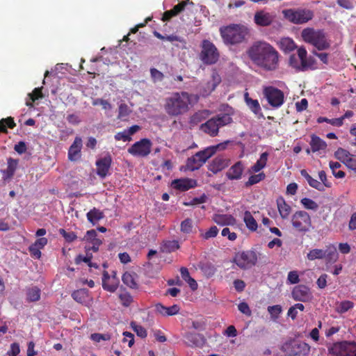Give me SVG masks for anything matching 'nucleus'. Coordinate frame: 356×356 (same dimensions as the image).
<instances>
[{
  "label": "nucleus",
  "mask_w": 356,
  "mask_h": 356,
  "mask_svg": "<svg viewBox=\"0 0 356 356\" xmlns=\"http://www.w3.org/2000/svg\"><path fill=\"white\" fill-rule=\"evenodd\" d=\"M247 54L254 64L266 71H274L279 67L280 54L267 42L259 40L253 42Z\"/></svg>",
  "instance_id": "nucleus-1"
},
{
  "label": "nucleus",
  "mask_w": 356,
  "mask_h": 356,
  "mask_svg": "<svg viewBox=\"0 0 356 356\" xmlns=\"http://www.w3.org/2000/svg\"><path fill=\"white\" fill-rule=\"evenodd\" d=\"M40 289L37 286L28 289L26 292L27 300L29 302H35L40 298Z\"/></svg>",
  "instance_id": "nucleus-43"
},
{
  "label": "nucleus",
  "mask_w": 356,
  "mask_h": 356,
  "mask_svg": "<svg viewBox=\"0 0 356 356\" xmlns=\"http://www.w3.org/2000/svg\"><path fill=\"white\" fill-rule=\"evenodd\" d=\"M287 281L291 284H298L300 282L298 272L296 270L290 271L288 273Z\"/></svg>",
  "instance_id": "nucleus-62"
},
{
  "label": "nucleus",
  "mask_w": 356,
  "mask_h": 356,
  "mask_svg": "<svg viewBox=\"0 0 356 356\" xmlns=\"http://www.w3.org/2000/svg\"><path fill=\"white\" fill-rule=\"evenodd\" d=\"M150 74L154 82L161 81L164 78L163 74L156 68L150 69Z\"/></svg>",
  "instance_id": "nucleus-60"
},
{
  "label": "nucleus",
  "mask_w": 356,
  "mask_h": 356,
  "mask_svg": "<svg viewBox=\"0 0 356 356\" xmlns=\"http://www.w3.org/2000/svg\"><path fill=\"white\" fill-rule=\"evenodd\" d=\"M155 310L163 316H174L179 313L180 307L178 305H173L170 307H165L161 303L155 305Z\"/></svg>",
  "instance_id": "nucleus-21"
},
{
  "label": "nucleus",
  "mask_w": 356,
  "mask_h": 356,
  "mask_svg": "<svg viewBox=\"0 0 356 356\" xmlns=\"http://www.w3.org/2000/svg\"><path fill=\"white\" fill-rule=\"evenodd\" d=\"M122 280L123 283L131 289H137L138 284L135 280L134 275L126 272L122 275Z\"/></svg>",
  "instance_id": "nucleus-41"
},
{
  "label": "nucleus",
  "mask_w": 356,
  "mask_h": 356,
  "mask_svg": "<svg viewBox=\"0 0 356 356\" xmlns=\"http://www.w3.org/2000/svg\"><path fill=\"white\" fill-rule=\"evenodd\" d=\"M200 129L211 137L218 136L219 133V128L213 117L206 122L202 123L200 127Z\"/></svg>",
  "instance_id": "nucleus-20"
},
{
  "label": "nucleus",
  "mask_w": 356,
  "mask_h": 356,
  "mask_svg": "<svg viewBox=\"0 0 356 356\" xmlns=\"http://www.w3.org/2000/svg\"><path fill=\"white\" fill-rule=\"evenodd\" d=\"M224 168V163L221 159L216 158L210 164L209 170L213 172H217Z\"/></svg>",
  "instance_id": "nucleus-53"
},
{
  "label": "nucleus",
  "mask_w": 356,
  "mask_h": 356,
  "mask_svg": "<svg viewBox=\"0 0 356 356\" xmlns=\"http://www.w3.org/2000/svg\"><path fill=\"white\" fill-rule=\"evenodd\" d=\"M276 202L281 218L284 220L288 219L291 213V207L286 203L284 198L282 196L277 199Z\"/></svg>",
  "instance_id": "nucleus-23"
},
{
  "label": "nucleus",
  "mask_w": 356,
  "mask_h": 356,
  "mask_svg": "<svg viewBox=\"0 0 356 356\" xmlns=\"http://www.w3.org/2000/svg\"><path fill=\"white\" fill-rule=\"evenodd\" d=\"M324 250L322 249H312L307 254V258L309 261L315 259H322L325 257Z\"/></svg>",
  "instance_id": "nucleus-45"
},
{
  "label": "nucleus",
  "mask_w": 356,
  "mask_h": 356,
  "mask_svg": "<svg viewBox=\"0 0 356 356\" xmlns=\"http://www.w3.org/2000/svg\"><path fill=\"white\" fill-rule=\"evenodd\" d=\"M171 186L179 191H186L196 187L197 181L189 178L177 179L172 181Z\"/></svg>",
  "instance_id": "nucleus-19"
},
{
  "label": "nucleus",
  "mask_w": 356,
  "mask_h": 356,
  "mask_svg": "<svg viewBox=\"0 0 356 356\" xmlns=\"http://www.w3.org/2000/svg\"><path fill=\"white\" fill-rule=\"evenodd\" d=\"M200 48L199 58L204 65H214L219 60L220 52L212 42L209 40H203Z\"/></svg>",
  "instance_id": "nucleus-5"
},
{
  "label": "nucleus",
  "mask_w": 356,
  "mask_h": 356,
  "mask_svg": "<svg viewBox=\"0 0 356 356\" xmlns=\"http://www.w3.org/2000/svg\"><path fill=\"white\" fill-rule=\"evenodd\" d=\"M180 248L179 242L176 240L164 241L161 245V250L163 252H172Z\"/></svg>",
  "instance_id": "nucleus-39"
},
{
  "label": "nucleus",
  "mask_w": 356,
  "mask_h": 356,
  "mask_svg": "<svg viewBox=\"0 0 356 356\" xmlns=\"http://www.w3.org/2000/svg\"><path fill=\"white\" fill-rule=\"evenodd\" d=\"M193 229V220L186 218L181 223V231L185 234H190Z\"/></svg>",
  "instance_id": "nucleus-55"
},
{
  "label": "nucleus",
  "mask_w": 356,
  "mask_h": 356,
  "mask_svg": "<svg viewBox=\"0 0 356 356\" xmlns=\"http://www.w3.org/2000/svg\"><path fill=\"white\" fill-rule=\"evenodd\" d=\"M266 178V175L264 172H259L257 175H251L248 180L245 183V187L251 186L254 184H256Z\"/></svg>",
  "instance_id": "nucleus-46"
},
{
  "label": "nucleus",
  "mask_w": 356,
  "mask_h": 356,
  "mask_svg": "<svg viewBox=\"0 0 356 356\" xmlns=\"http://www.w3.org/2000/svg\"><path fill=\"white\" fill-rule=\"evenodd\" d=\"M16 126L13 118L8 117L0 120V133H8V128L13 129Z\"/></svg>",
  "instance_id": "nucleus-40"
},
{
  "label": "nucleus",
  "mask_w": 356,
  "mask_h": 356,
  "mask_svg": "<svg viewBox=\"0 0 356 356\" xmlns=\"http://www.w3.org/2000/svg\"><path fill=\"white\" fill-rule=\"evenodd\" d=\"M263 94L268 104L274 108H279L284 104V92L275 87H264L263 89Z\"/></svg>",
  "instance_id": "nucleus-10"
},
{
  "label": "nucleus",
  "mask_w": 356,
  "mask_h": 356,
  "mask_svg": "<svg viewBox=\"0 0 356 356\" xmlns=\"http://www.w3.org/2000/svg\"><path fill=\"white\" fill-rule=\"evenodd\" d=\"M300 203L302 204L305 209L308 210L316 211L319 207L318 204L315 201L308 197H304L301 199Z\"/></svg>",
  "instance_id": "nucleus-47"
},
{
  "label": "nucleus",
  "mask_w": 356,
  "mask_h": 356,
  "mask_svg": "<svg viewBox=\"0 0 356 356\" xmlns=\"http://www.w3.org/2000/svg\"><path fill=\"white\" fill-rule=\"evenodd\" d=\"M301 37L305 42L312 44L319 51L327 49L330 47V42L323 30L305 28L301 32Z\"/></svg>",
  "instance_id": "nucleus-4"
},
{
  "label": "nucleus",
  "mask_w": 356,
  "mask_h": 356,
  "mask_svg": "<svg viewBox=\"0 0 356 356\" xmlns=\"http://www.w3.org/2000/svg\"><path fill=\"white\" fill-rule=\"evenodd\" d=\"M291 297L296 301L306 302L312 300V293L307 286L300 284L293 289Z\"/></svg>",
  "instance_id": "nucleus-14"
},
{
  "label": "nucleus",
  "mask_w": 356,
  "mask_h": 356,
  "mask_svg": "<svg viewBox=\"0 0 356 356\" xmlns=\"http://www.w3.org/2000/svg\"><path fill=\"white\" fill-rule=\"evenodd\" d=\"M317 122L318 123H323V122H327V123H329L333 126H335V127H341L343 125V122H341V119H339L338 118H332V119H329L327 118H325V117H319L318 119H317Z\"/></svg>",
  "instance_id": "nucleus-52"
},
{
  "label": "nucleus",
  "mask_w": 356,
  "mask_h": 356,
  "mask_svg": "<svg viewBox=\"0 0 356 356\" xmlns=\"http://www.w3.org/2000/svg\"><path fill=\"white\" fill-rule=\"evenodd\" d=\"M213 220L220 226L235 225L236 224V218L230 214H214Z\"/></svg>",
  "instance_id": "nucleus-22"
},
{
  "label": "nucleus",
  "mask_w": 356,
  "mask_h": 356,
  "mask_svg": "<svg viewBox=\"0 0 356 356\" xmlns=\"http://www.w3.org/2000/svg\"><path fill=\"white\" fill-rule=\"evenodd\" d=\"M82 146L81 138L76 136L68 149L67 157L70 161L74 162L81 159Z\"/></svg>",
  "instance_id": "nucleus-16"
},
{
  "label": "nucleus",
  "mask_w": 356,
  "mask_h": 356,
  "mask_svg": "<svg viewBox=\"0 0 356 356\" xmlns=\"http://www.w3.org/2000/svg\"><path fill=\"white\" fill-rule=\"evenodd\" d=\"M351 156L352 154H350L348 150L341 147L338 148L337 150L334 152L335 158L344 164L346 163V161H348Z\"/></svg>",
  "instance_id": "nucleus-44"
},
{
  "label": "nucleus",
  "mask_w": 356,
  "mask_h": 356,
  "mask_svg": "<svg viewBox=\"0 0 356 356\" xmlns=\"http://www.w3.org/2000/svg\"><path fill=\"white\" fill-rule=\"evenodd\" d=\"M86 216L90 222L95 225L104 217V215L102 211L94 207L87 213Z\"/></svg>",
  "instance_id": "nucleus-35"
},
{
  "label": "nucleus",
  "mask_w": 356,
  "mask_h": 356,
  "mask_svg": "<svg viewBox=\"0 0 356 356\" xmlns=\"http://www.w3.org/2000/svg\"><path fill=\"white\" fill-rule=\"evenodd\" d=\"M131 110L129 106L123 103L119 106L118 115V118L124 120L130 114Z\"/></svg>",
  "instance_id": "nucleus-50"
},
{
  "label": "nucleus",
  "mask_w": 356,
  "mask_h": 356,
  "mask_svg": "<svg viewBox=\"0 0 356 356\" xmlns=\"http://www.w3.org/2000/svg\"><path fill=\"white\" fill-rule=\"evenodd\" d=\"M280 49L285 54H288L297 48L294 40L290 38H281L278 42Z\"/></svg>",
  "instance_id": "nucleus-30"
},
{
  "label": "nucleus",
  "mask_w": 356,
  "mask_h": 356,
  "mask_svg": "<svg viewBox=\"0 0 356 356\" xmlns=\"http://www.w3.org/2000/svg\"><path fill=\"white\" fill-rule=\"evenodd\" d=\"M152 146L149 139L143 138L133 144L127 151L134 156L145 157L150 154Z\"/></svg>",
  "instance_id": "nucleus-11"
},
{
  "label": "nucleus",
  "mask_w": 356,
  "mask_h": 356,
  "mask_svg": "<svg viewBox=\"0 0 356 356\" xmlns=\"http://www.w3.org/2000/svg\"><path fill=\"white\" fill-rule=\"evenodd\" d=\"M233 111L231 113L228 111L227 113H219L213 116V118L216 122V124H218L219 129L222 127L227 126L233 122L232 118V115H233Z\"/></svg>",
  "instance_id": "nucleus-31"
},
{
  "label": "nucleus",
  "mask_w": 356,
  "mask_h": 356,
  "mask_svg": "<svg viewBox=\"0 0 356 356\" xmlns=\"http://www.w3.org/2000/svg\"><path fill=\"white\" fill-rule=\"evenodd\" d=\"M86 291L84 289L76 290L74 291L72 296L74 300L78 302H83L85 300Z\"/></svg>",
  "instance_id": "nucleus-58"
},
{
  "label": "nucleus",
  "mask_w": 356,
  "mask_h": 356,
  "mask_svg": "<svg viewBox=\"0 0 356 356\" xmlns=\"http://www.w3.org/2000/svg\"><path fill=\"white\" fill-rule=\"evenodd\" d=\"M19 161L11 157L7 159V168L2 171L5 180L11 179L17 168Z\"/></svg>",
  "instance_id": "nucleus-28"
},
{
  "label": "nucleus",
  "mask_w": 356,
  "mask_h": 356,
  "mask_svg": "<svg viewBox=\"0 0 356 356\" xmlns=\"http://www.w3.org/2000/svg\"><path fill=\"white\" fill-rule=\"evenodd\" d=\"M244 100L246 105L252 113L257 115L261 112V109L258 100L250 98L248 92H247L244 94Z\"/></svg>",
  "instance_id": "nucleus-34"
},
{
  "label": "nucleus",
  "mask_w": 356,
  "mask_h": 356,
  "mask_svg": "<svg viewBox=\"0 0 356 356\" xmlns=\"http://www.w3.org/2000/svg\"><path fill=\"white\" fill-rule=\"evenodd\" d=\"M119 298L122 304L125 307L129 306L131 303L133 302L132 296L127 291L120 293L119 295Z\"/></svg>",
  "instance_id": "nucleus-54"
},
{
  "label": "nucleus",
  "mask_w": 356,
  "mask_h": 356,
  "mask_svg": "<svg viewBox=\"0 0 356 356\" xmlns=\"http://www.w3.org/2000/svg\"><path fill=\"white\" fill-rule=\"evenodd\" d=\"M220 76L217 72H214L211 75V80L207 83L205 90L211 92L216 89V88L220 84Z\"/></svg>",
  "instance_id": "nucleus-38"
},
{
  "label": "nucleus",
  "mask_w": 356,
  "mask_h": 356,
  "mask_svg": "<svg viewBox=\"0 0 356 356\" xmlns=\"http://www.w3.org/2000/svg\"><path fill=\"white\" fill-rule=\"evenodd\" d=\"M297 54L300 60L302 61V65H300L302 71L316 69V61L315 58L312 56L307 58V51L304 47L298 48Z\"/></svg>",
  "instance_id": "nucleus-15"
},
{
  "label": "nucleus",
  "mask_w": 356,
  "mask_h": 356,
  "mask_svg": "<svg viewBox=\"0 0 356 356\" xmlns=\"http://www.w3.org/2000/svg\"><path fill=\"white\" fill-rule=\"evenodd\" d=\"M309 145L312 152H320L321 151H325L327 148L326 142L314 134L311 136Z\"/></svg>",
  "instance_id": "nucleus-27"
},
{
  "label": "nucleus",
  "mask_w": 356,
  "mask_h": 356,
  "mask_svg": "<svg viewBox=\"0 0 356 356\" xmlns=\"http://www.w3.org/2000/svg\"><path fill=\"white\" fill-rule=\"evenodd\" d=\"M293 227L299 232H307L310 230L312 223L309 214L305 211H297L291 217Z\"/></svg>",
  "instance_id": "nucleus-9"
},
{
  "label": "nucleus",
  "mask_w": 356,
  "mask_h": 356,
  "mask_svg": "<svg viewBox=\"0 0 356 356\" xmlns=\"http://www.w3.org/2000/svg\"><path fill=\"white\" fill-rule=\"evenodd\" d=\"M259 254L254 250L238 252L236 253L233 261L241 269H249L257 264Z\"/></svg>",
  "instance_id": "nucleus-7"
},
{
  "label": "nucleus",
  "mask_w": 356,
  "mask_h": 356,
  "mask_svg": "<svg viewBox=\"0 0 356 356\" xmlns=\"http://www.w3.org/2000/svg\"><path fill=\"white\" fill-rule=\"evenodd\" d=\"M191 95L187 92H177L165 99L164 108L171 117L186 114L190 109Z\"/></svg>",
  "instance_id": "nucleus-2"
},
{
  "label": "nucleus",
  "mask_w": 356,
  "mask_h": 356,
  "mask_svg": "<svg viewBox=\"0 0 356 356\" xmlns=\"http://www.w3.org/2000/svg\"><path fill=\"white\" fill-rule=\"evenodd\" d=\"M102 280L104 290L111 293H114L117 290L120 281L115 271L109 275L108 271L104 270Z\"/></svg>",
  "instance_id": "nucleus-13"
},
{
  "label": "nucleus",
  "mask_w": 356,
  "mask_h": 356,
  "mask_svg": "<svg viewBox=\"0 0 356 356\" xmlns=\"http://www.w3.org/2000/svg\"><path fill=\"white\" fill-rule=\"evenodd\" d=\"M112 163V158L108 154L96 161L97 174L102 178H104L108 173Z\"/></svg>",
  "instance_id": "nucleus-18"
},
{
  "label": "nucleus",
  "mask_w": 356,
  "mask_h": 356,
  "mask_svg": "<svg viewBox=\"0 0 356 356\" xmlns=\"http://www.w3.org/2000/svg\"><path fill=\"white\" fill-rule=\"evenodd\" d=\"M354 307V303L350 300H343L337 303L335 311L339 314H344Z\"/></svg>",
  "instance_id": "nucleus-42"
},
{
  "label": "nucleus",
  "mask_w": 356,
  "mask_h": 356,
  "mask_svg": "<svg viewBox=\"0 0 356 356\" xmlns=\"http://www.w3.org/2000/svg\"><path fill=\"white\" fill-rule=\"evenodd\" d=\"M131 325L138 336L141 338H145L147 337V330L143 326L136 325L135 323H131Z\"/></svg>",
  "instance_id": "nucleus-59"
},
{
  "label": "nucleus",
  "mask_w": 356,
  "mask_h": 356,
  "mask_svg": "<svg viewBox=\"0 0 356 356\" xmlns=\"http://www.w3.org/2000/svg\"><path fill=\"white\" fill-rule=\"evenodd\" d=\"M243 221L249 230L254 232L257 229V222L249 211H245Z\"/></svg>",
  "instance_id": "nucleus-36"
},
{
  "label": "nucleus",
  "mask_w": 356,
  "mask_h": 356,
  "mask_svg": "<svg viewBox=\"0 0 356 356\" xmlns=\"http://www.w3.org/2000/svg\"><path fill=\"white\" fill-rule=\"evenodd\" d=\"M217 147V146H211L204 149V150L200 151L194 154L195 158H197L198 161H200V163L203 165L216 153Z\"/></svg>",
  "instance_id": "nucleus-29"
},
{
  "label": "nucleus",
  "mask_w": 356,
  "mask_h": 356,
  "mask_svg": "<svg viewBox=\"0 0 356 356\" xmlns=\"http://www.w3.org/2000/svg\"><path fill=\"white\" fill-rule=\"evenodd\" d=\"M284 17L295 24H302L308 22L314 17V12L309 9H286L282 11Z\"/></svg>",
  "instance_id": "nucleus-6"
},
{
  "label": "nucleus",
  "mask_w": 356,
  "mask_h": 356,
  "mask_svg": "<svg viewBox=\"0 0 356 356\" xmlns=\"http://www.w3.org/2000/svg\"><path fill=\"white\" fill-rule=\"evenodd\" d=\"M20 352L19 345L17 343H13L10 350L7 352L8 356H17Z\"/></svg>",
  "instance_id": "nucleus-63"
},
{
  "label": "nucleus",
  "mask_w": 356,
  "mask_h": 356,
  "mask_svg": "<svg viewBox=\"0 0 356 356\" xmlns=\"http://www.w3.org/2000/svg\"><path fill=\"white\" fill-rule=\"evenodd\" d=\"M273 21V16L268 13H265L264 11L257 12L254 15V22L255 23L261 26H266L270 25Z\"/></svg>",
  "instance_id": "nucleus-25"
},
{
  "label": "nucleus",
  "mask_w": 356,
  "mask_h": 356,
  "mask_svg": "<svg viewBox=\"0 0 356 356\" xmlns=\"http://www.w3.org/2000/svg\"><path fill=\"white\" fill-rule=\"evenodd\" d=\"M243 170L242 162L238 161L228 170L226 176L229 180L239 179L241 178Z\"/></svg>",
  "instance_id": "nucleus-24"
},
{
  "label": "nucleus",
  "mask_w": 356,
  "mask_h": 356,
  "mask_svg": "<svg viewBox=\"0 0 356 356\" xmlns=\"http://www.w3.org/2000/svg\"><path fill=\"white\" fill-rule=\"evenodd\" d=\"M188 4H193L190 0H184L175 5L172 9L163 13L161 20L163 22L170 21L172 17L179 15L183 12Z\"/></svg>",
  "instance_id": "nucleus-17"
},
{
  "label": "nucleus",
  "mask_w": 356,
  "mask_h": 356,
  "mask_svg": "<svg viewBox=\"0 0 356 356\" xmlns=\"http://www.w3.org/2000/svg\"><path fill=\"white\" fill-rule=\"evenodd\" d=\"M220 35L226 44H236L243 42L248 31L244 26L231 24L220 29Z\"/></svg>",
  "instance_id": "nucleus-3"
},
{
  "label": "nucleus",
  "mask_w": 356,
  "mask_h": 356,
  "mask_svg": "<svg viewBox=\"0 0 356 356\" xmlns=\"http://www.w3.org/2000/svg\"><path fill=\"white\" fill-rule=\"evenodd\" d=\"M59 233L68 243H72L75 241L77 238L76 234L73 232H66L64 229H60Z\"/></svg>",
  "instance_id": "nucleus-57"
},
{
  "label": "nucleus",
  "mask_w": 356,
  "mask_h": 356,
  "mask_svg": "<svg viewBox=\"0 0 356 356\" xmlns=\"http://www.w3.org/2000/svg\"><path fill=\"white\" fill-rule=\"evenodd\" d=\"M203 165L198 161L197 158H195V155L188 158L186 161V168L191 171L198 170Z\"/></svg>",
  "instance_id": "nucleus-48"
},
{
  "label": "nucleus",
  "mask_w": 356,
  "mask_h": 356,
  "mask_svg": "<svg viewBox=\"0 0 356 356\" xmlns=\"http://www.w3.org/2000/svg\"><path fill=\"white\" fill-rule=\"evenodd\" d=\"M268 153L263 152L257 161L251 167V171L258 172L262 170L266 165L268 161Z\"/></svg>",
  "instance_id": "nucleus-37"
},
{
  "label": "nucleus",
  "mask_w": 356,
  "mask_h": 356,
  "mask_svg": "<svg viewBox=\"0 0 356 356\" xmlns=\"http://www.w3.org/2000/svg\"><path fill=\"white\" fill-rule=\"evenodd\" d=\"M90 339L95 342H99L102 340H109L111 339V336L108 334L94 333L90 335Z\"/></svg>",
  "instance_id": "nucleus-61"
},
{
  "label": "nucleus",
  "mask_w": 356,
  "mask_h": 356,
  "mask_svg": "<svg viewBox=\"0 0 356 356\" xmlns=\"http://www.w3.org/2000/svg\"><path fill=\"white\" fill-rule=\"evenodd\" d=\"M324 252L325 253L324 258L325 259L327 264L335 263L337 261L339 254L334 245L330 244L329 245H327L326 249L324 250Z\"/></svg>",
  "instance_id": "nucleus-32"
},
{
  "label": "nucleus",
  "mask_w": 356,
  "mask_h": 356,
  "mask_svg": "<svg viewBox=\"0 0 356 356\" xmlns=\"http://www.w3.org/2000/svg\"><path fill=\"white\" fill-rule=\"evenodd\" d=\"M298 58V56L297 57L296 54H291L289 57V63L291 67L298 71H302V67L300 66L302 65V61L300 60V62H299Z\"/></svg>",
  "instance_id": "nucleus-56"
},
{
  "label": "nucleus",
  "mask_w": 356,
  "mask_h": 356,
  "mask_svg": "<svg viewBox=\"0 0 356 356\" xmlns=\"http://www.w3.org/2000/svg\"><path fill=\"white\" fill-rule=\"evenodd\" d=\"M185 339L188 346L197 347L202 346L205 341L202 334L194 332L187 333Z\"/></svg>",
  "instance_id": "nucleus-26"
},
{
  "label": "nucleus",
  "mask_w": 356,
  "mask_h": 356,
  "mask_svg": "<svg viewBox=\"0 0 356 356\" xmlns=\"http://www.w3.org/2000/svg\"><path fill=\"white\" fill-rule=\"evenodd\" d=\"M345 165L349 169L356 172V156L352 155L348 161H346Z\"/></svg>",
  "instance_id": "nucleus-64"
},
{
  "label": "nucleus",
  "mask_w": 356,
  "mask_h": 356,
  "mask_svg": "<svg viewBox=\"0 0 356 356\" xmlns=\"http://www.w3.org/2000/svg\"><path fill=\"white\" fill-rule=\"evenodd\" d=\"M218 232L219 230L216 226H212L207 232L201 233L200 236L204 240H208L216 237Z\"/></svg>",
  "instance_id": "nucleus-51"
},
{
  "label": "nucleus",
  "mask_w": 356,
  "mask_h": 356,
  "mask_svg": "<svg viewBox=\"0 0 356 356\" xmlns=\"http://www.w3.org/2000/svg\"><path fill=\"white\" fill-rule=\"evenodd\" d=\"M331 356H356V342L342 341L334 343L328 348Z\"/></svg>",
  "instance_id": "nucleus-8"
},
{
  "label": "nucleus",
  "mask_w": 356,
  "mask_h": 356,
  "mask_svg": "<svg viewBox=\"0 0 356 356\" xmlns=\"http://www.w3.org/2000/svg\"><path fill=\"white\" fill-rule=\"evenodd\" d=\"M286 351L289 356H307L310 346L305 342L294 341L286 345Z\"/></svg>",
  "instance_id": "nucleus-12"
},
{
  "label": "nucleus",
  "mask_w": 356,
  "mask_h": 356,
  "mask_svg": "<svg viewBox=\"0 0 356 356\" xmlns=\"http://www.w3.org/2000/svg\"><path fill=\"white\" fill-rule=\"evenodd\" d=\"M268 312L270 315L271 319L276 321L279 318L280 314L282 313V309L280 305L268 306Z\"/></svg>",
  "instance_id": "nucleus-49"
},
{
  "label": "nucleus",
  "mask_w": 356,
  "mask_h": 356,
  "mask_svg": "<svg viewBox=\"0 0 356 356\" xmlns=\"http://www.w3.org/2000/svg\"><path fill=\"white\" fill-rule=\"evenodd\" d=\"M209 113V111L207 110L199 111L195 113L193 115L191 116L189 119V124L191 127H195L199 123L207 118Z\"/></svg>",
  "instance_id": "nucleus-33"
}]
</instances>
